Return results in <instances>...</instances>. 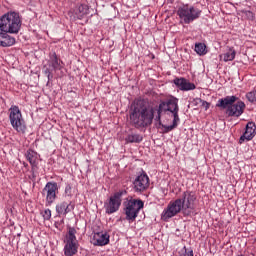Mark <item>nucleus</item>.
Listing matches in <instances>:
<instances>
[{"instance_id": "obj_1", "label": "nucleus", "mask_w": 256, "mask_h": 256, "mask_svg": "<svg viewBox=\"0 0 256 256\" xmlns=\"http://www.w3.org/2000/svg\"><path fill=\"white\" fill-rule=\"evenodd\" d=\"M195 207H197V194L193 191H185L180 198L168 204L161 214V219L162 221H169L181 211L187 217L195 211Z\"/></svg>"}, {"instance_id": "obj_2", "label": "nucleus", "mask_w": 256, "mask_h": 256, "mask_svg": "<svg viewBox=\"0 0 256 256\" xmlns=\"http://www.w3.org/2000/svg\"><path fill=\"white\" fill-rule=\"evenodd\" d=\"M21 25V16L17 12H7L0 17V47H13L15 45V37L9 33H19Z\"/></svg>"}, {"instance_id": "obj_3", "label": "nucleus", "mask_w": 256, "mask_h": 256, "mask_svg": "<svg viewBox=\"0 0 256 256\" xmlns=\"http://www.w3.org/2000/svg\"><path fill=\"white\" fill-rule=\"evenodd\" d=\"M155 114L153 109L147 108L143 101L134 102L129 110L130 125L136 129H145L153 123Z\"/></svg>"}, {"instance_id": "obj_4", "label": "nucleus", "mask_w": 256, "mask_h": 256, "mask_svg": "<svg viewBox=\"0 0 256 256\" xmlns=\"http://www.w3.org/2000/svg\"><path fill=\"white\" fill-rule=\"evenodd\" d=\"M157 113L158 115L156 116V121H159V125H161V115H163V113L172 114V125H162V127L164 129V133H169V131H173V129H176L177 125L179 124V121H181V119L179 118V99L175 96H170L165 101L160 102Z\"/></svg>"}, {"instance_id": "obj_5", "label": "nucleus", "mask_w": 256, "mask_h": 256, "mask_svg": "<svg viewBox=\"0 0 256 256\" xmlns=\"http://www.w3.org/2000/svg\"><path fill=\"white\" fill-rule=\"evenodd\" d=\"M237 96H226L218 101L217 107L227 109L226 113L229 117H241L245 111V102L237 101Z\"/></svg>"}, {"instance_id": "obj_6", "label": "nucleus", "mask_w": 256, "mask_h": 256, "mask_svg": "<svg viewBox=\"0 0 256 256\" xmlns=\"http://www.w3.org/2000/svg\"><path fill=\"white\" fill-rule=\"evenodd\" d=\"M9 121L10 125H12V128L14 131H17V133H25V131H27V124H25V119H23V114L19 106L12 105L9 108Z\"/></svg>"}, {"instance_id": "obj_7", "label": "nucleus", "mask_w": 256, "mask_h": 256, "mask_svg": "<svg viewBox=\"0 0 256 256\" xmlns=\"http://www.w3.org/2000/svg\"><path fill=\"white\" fill-rule=\"evenodd\" d=\"M144 203L139 199H129L124 202V212L126 215V220L133 223L139 215V212L144 207Z\"/></svg>"}, {"instance_id": "obj_8", "label": "nucleus", "mask_w": 256, "mask_h": 256, "mask_svg": "<svg viewBox=\"0 0 256 256\" xmlns=\"http://www.w3.org/2000/svg\"><path fill=\"white\" fill-rule=\"evenodd\" d=\"M177 15L179 16L181 23L189 25V23H193L195 19L201 17V10L193 6L184 5L178 8Z\"/></svg>"}, {"instance_id": "obj_9", "label": "nucleus", "mask_w": 256, "mask_h": 256, "mask_svg": "<svg viewBox=\"0 0 256 256\" xmlns=\"http://www.w3.org/2000/svg\"><path fill=\"white\" fill-rule=\"evenodd\" d=\"M63 66H61V60L57 58L56 54H53L50 59L48 60V63L44 66L43 71L46 75L48 82L53 79V71H55L58 75V77H63Z\"/></svg>"}, {"instance_id": "obj_10", "label": "nucleus", "mask_w": 256, "mask_h": 256, "mask_svg": "<svg viewBox=\"0 0 256 256\" xmlns=\"http://www.w3.org/2000/svg\"><path fill=\"white\" fill-rule=\"evenodd\" d=\"M77 230L73 227H68V234L66 235L65 255H76L79 249V241H77Z\"/></svg>"}, {"instance_id": "obj_11", "label": "nucleus", "mask_w": 256, "mask_h": 256, "mask_svg": "<svg viewBox=\"0 0 256 256\" xmlns=\"http://www.w3.org/2000/svg\"><path fill=\"white\" fill-rule=\"evenodd\" d=\"M123 195H127V191L121 190L114 195H112L107 202L104 203L105 211L108 215H112V213H117L119 211V207H121L122 197Z\"/></svg>"}, {"instance_id": "obj_12", "label": "nucleus", "mask_w": 256, "mask_h": 256, "mask_svg": "<svg viewBox=\"0 0 256 256\" xmlns=\"http://www.w3.org/2000/svg\"><path fill=\"white\" fill-rule=\"evenodd\" d=\"M58 186L56 182H48L42 190V195H46L47 205L53 204L57 199Z\"/></svg>"}, {"instance_id": "obj_13", "label": "nucleus", "mask_w": 256, "mask_h": 256, "mask_svg": "<svg viewBox=\"0 0 256 256\" xmlns=\"http://www.w3.org/2000/svg\"><path fill=\"white\" fill-rule=\"evenodd\" d=\"M133 189L136 193H143L149 189V176L147 174H140L133 182Z\"/></svg>"}, {"instance_id": "obj_14", "label": "nucleus", "mask_w": 256, "mask_h": 256, "mask_svg": "<svg viewBox=\"0 0 256 256\" xmlns=\"http://www.w3.org/2000/svg\"><path fill=\"white\" fill-rule=\"evenodd\" d=\"M89 8L86 5H79L75 10H70L68 15L71 21H77V19H85L88 15Z\"/></svg>"}, {"instance_id": "obj_15", "label": "nucleus", "mask_w": 256, "mask_h": 256, "mask_svg": "<svg viewBox=\"0 0 256 256\" xmlns=\"http://www.w3.org/2000/svg\"><path fill=\"white\" fill-rule=\"evenodd\" d=\"M256 134V125L253 122H248L246 125V130L244 134L240 137L239 143L240 145L245 141H251Z\"/></svg>"}, {"instance_id": "obj_16", "label": "nucleus", "mask_w": 256, "mask_h": 256, "mask_svg": "<svg viewBox=\"0 0 256 256\" xmlns=\"http://www.w3.org/2000/svg\"><path fill=\"white\" fill-rule=\"evenodd\" d=\"M25 157H26L27 161H29V163L31 165L32 176L35 177V172L38 169V167H37V159H38L37 152L29 149L28 151H26Z\"/></svg>"}, {"instance_id": "obj_17", "label": "nucleus", "mask_w": 256, "mask_h": 256, "mask_svg": "<svg viewBox=\"0 0 256 256\" xmlns=\"http://www.w3.org/2000/svg\"><path fill=\"white\" fill-rule=\"evenodd\" d=\"M109 244V235L105 232L94 233L93 245L103 247Z\"/></svg>"}, {"instance_id": "obj_18", "label": "nucleus", "mask_w": 256, "mask_h": 256, "mask_svg": "<svg viewBox=\"0 0 256 256\" xmlns=\"http://www.w3.org/2000/svg\"><path fill=\"white\" fill-rule=\"evenodd\" d=\"M174 85H176L180 91H193L195 89V84L189 82L185 78L174 79Z\"/></svg>"}, {"instance_id": "obj_19", "label": "nucleus", "mask_w": 256, "mask_h": 256, "mask_svg": "<svg viewBox=\"0 0 256 256\" xmlns=\"http://www.w3.org/2000/svg\"><path fill=\"white\" fill-rule=\"evenodd\" d=\"M125 141L127 143H141L143 141V136L140 134H129L126 138Z\"/></svg>"}, {"instance_id": "obj_20", "label": "nucleus", "mask_w": 256, "mask_h": 256, "mask_svg": "<svg viewBox=\"0 0 256 256\" xmlns=\"http://www.w3.org/2000/svg\"><path fill=\"white\" fill-rule=\"evenodd\" d=\"M195 51L198 55H206L207 54V46L204 43L195 44Z\"/></svg>"}, {"instance_id": "obj_21", "label": "nucleus", "mask_w": 256, "mask_h": 256, "mask_svg": "<svg viewBox=\"0 0 256 256\" xmlns=\"http://www.w3.org/2000/svg\"><path fill=\"white\" fill-rule=\"evenodd\" d=\"M235 55H236L235 50L230 49L228 52H226V53L224 54L223 61H225V62H227V61H233V59H235Z\"/></svg>"}, {"instance_id": "obj_22", "label": "nucleus", "mask_w": 256, "mask_h": 256, "mask_svg": "<svg viewBox=\"0 0 256 256\" xmlns=\"http://www.w3.org/2000/svg\"><path fill=\"white\" fill-rule=\"evenodd\" d=\"M246 98L250 103H255L256 102V89L254 91L248 92L246 94Z\"/></svg>"}, {"instance_id": "obj_23", "label": "nucleus", "mask_w": 256, "mask_h": 256, "mask_svg": "<svg viewBox=\"0 0 256 256\" xmlns=\"http://www.w3.org/2000/svg\"><path fill=\"white\" fill-rule=\"evenodd\" d=\"M56 213L59 217H61V215H65V203H61L56 206Z\"/></svg>"}, {"instance_id": "obj_24", "label": "nucleus", "mask_w": 256, "mask_h": 256, "mask_svg": "<svg viewBox=\"0 0 256 256\" xmlns=\"http://www.w3.org/2000/svg\"><path fill=\"white\" fill-rule=\"evenodd\" d=\"M179 256H193V251L192 250H187V247H183V249L180 251Z\"/></svg>"}, {"instance_id": "obj_25", "label": "nucleus", "mask_w": 256, "mask_h": 256, "mask_svg": "<svg viewBox=\"0 0 256 256\" xmlns=\"http://www.w3.org/2000/svg\"><path fill=\"white\" fill-rule=\"evenodd\" d=\"M244 15L247 17V19H250V21H253L255 19V14L249 10L243 11Z\"/></svg>"}, {"instance_id": "obj_26", "label": "nucleus", "mask_w": 256, "mask_h": 256, "mask_svg": "<svg viewBox=\"0 0 256 256\" xmlns=\"http://www.w3.org/2000/svg\"><path fill=\"white\" fill-rule=\"evenodd\" d=\"M43 217L46 221H49L51 219V210L50 209H46L43 212Z\"/></svg>"}, {"instance_id": "obj_27", "label": "nucleus", "mask_w": 256, "mask_h": 256, "mask_svg": "<svg viewBox=\"0 0 256 256\" xmlns=\"http://www.w3.org/2000/svg\"><path fill=\"white\" fill-rule=\"evenodd\" d=\"M71 209H73V205H68L65 209L66 213L67 211H71Z\"/></svg>"}, {"instance_id": "obj_28", "label": "nucleus", "mask_w": 256, "mask_h": 256, "mask_svg": "<svg viewBox=\"0 0 256 256\" xmlns=\"http://www.w3.org/2000/svg\"><path fill=\"white\" fill-rule=\"evenodd\" d=\"M203 106L205 107V109H209V103H207V102H203Z\"/></svg>"}, {"instance_id": "obj_29", "label": "nucleus", "mask_w": 256, "mask_h": 256, "mask_svg": "<svg viewBox=\"0 0 256 256\" xmlns=\"http://www.w3.org/2000/svg\"><path fill=\"white\" fill-rule=\"evenodd\" d=\"M23 165H24V167H29V164H27V163H23Z\"/></svg>"}]
</instances>
